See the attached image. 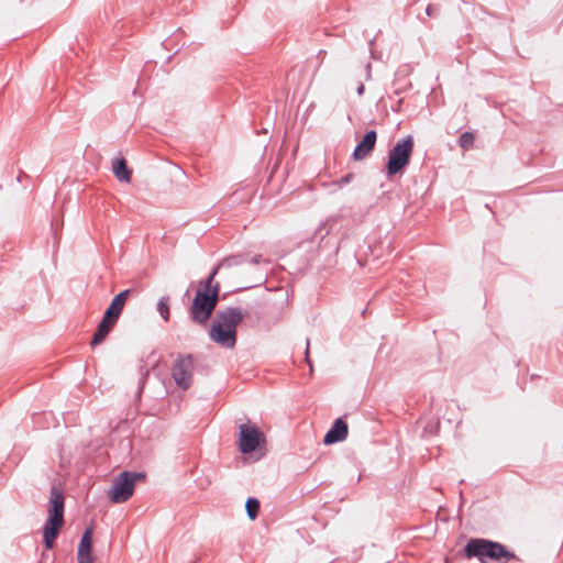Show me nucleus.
Listing matches in <instances>:
<instances>
[{"instance_id":"1","label":"nucleus","mask_w":563,"mask_h":563,"mask_svg":"<svg viewBox=\"0 0 563 563\" xmlns=\"http://www.w3.org/2000/svg\"><path fill=\"white\" fill-rule=\"evenodd\" d=\"M463 554L466 559L476 558L481 563H487L488 560L497 563L518 560L515 552L505 544L484 538L470 539L463 549Z\"/></svg>"},{"instance_id":"2","label":"nucleus","mask_w":563,"mask_h":563,"mask_svg":"<svg viewBox=\"0 0 563 563\" xmlns=\"http://www.w3.org/2000/svg\"><path fill=\"white\" fill-rule=\"evenodd\" d=\"M242 319L241 311L235 308L219 311L209 331L211 341L224 349H233L236 343V327Z\"/></svg>"},{"instance_id":"3","label":"nucleus","mask_w":563,"mask_h":563,"mask_svg":"<svg viewBox=\"0 0 563 563\" xmlns=\"http://www.w3.org/2000/svg\"><path fill=\"white\" fill-rule=\"evenodd\" d=\"M219 266L209 276L205 290L197 291L191 306V318L195 322L205 323L211 316L218 302V285H212Z\"/></svg>"},{"instance_id":"4","label":"nucleus","mask_w":563,"mask_h":563,"mask_svg":"<svg viewBox=\"0 0 563 563\" xmlns=\"http://www.w3.org/2000/svg\"><path fill=\"white\" fill-rule=\"evenodd\" d=\"M64 522V498L57 488H52L47 509V519L43 537L46 549H52Z\"/></svg>"},{"instance_id":"5","label":"nucleus","mask_w":563,"mask_h":563,"mask_svg":"<svg viewBox=\"0 0 563 563\" xmlns=\"http://www.w3.org/2000/svg\"><path fill=\"white\" fill-rule=\"evenodd\" d=\"M145 475L134 472H122L112 482L108 492L109 499L114 504L126 501L134 493V487L137 482H142Z\"/></svg>"},{"instance_id":"6","label":"nucleus","mask_w":563,"mask_h":563,"mask_svg":"<svg viewBox=\"0 0 563 563\" xmlns=\"http://www.w3.org/2000/svg\"><path fill=\"white\" fill-rule=\"evenodd\" d=\"M239 448L243 454H257V459L264 454L265 435L255 424L243 423L240 426Z\"/></svg>"},{"instance_id":"7","label":"nucleus","mask_w":563,"mask_h":563,"mask_svg":"<svg viewBox=\"0 0 563 563\" xmlns=\"http://www.w3.org/2000/svg\"><path fill=\"white\" fill-rule=\"evenodd\" d=\"M413 145V136L409 134L389 150V177L405 172L410 163Z\"/></svg>"},{"instance_id":"8","label":"nucleus","mask_w":563,"mask_h":563,"mask_svg":"<svg viewBox=\"0 0 563 563\" xmlns=\"http://www.w3.org/2000/svg\"><path fill=\"white\" fill-rule=\"evenodd\" d=\"M173 378L176 385L187 389L192 379V361L189 356L179 357L173 366Z\"/></svg>"},{"instance_id":"9","label":"nucleus","mask_w":563,"mask_h":563,"mask_svg":"<svg viewBox=\"0 0 563 563\" xmlns=\"http://www.w3.org/2000/svg\"><path fill=\"white\" fill-rule=\"evenodd\" d=\"M92 527H89L84 531L77 550L78 563H93L95 556L92 554Z\"/></svg>"},{"instance_id":"10","label":"nucleus","mask_w":563,"mask_h":563,"mask_svg":"<svg viewBox=\"0 0 563 563\" xmlns=\"http://www.w3.org/2000/svg\"><path fill=\"white\" fill-rule=\"evenodd\" d=\"M347 435V424L341 419H336L331 429L324 435V444H333L343 441Z\"/></svg>"},{"instance_id":"11","label":"nucleus","mask_w":563,"mask_h":563,"mask_svg":"<svg viewBox=\"0 0 563 563\" xmlns=\"http://www.w3.org/2000/svg\"><path fill=\"white\" fill-rule=\"evenodd\" d=\"M376 142V133L374 131L367 132L353 153L355 161L365 158L374 148Z\"/></svg>"},{"instance_id":"12","label":"nucleus","mask_w":563,"mask_h":563,"mask_svg":"<svg viewBox=\"0 0 563 563\" xmlns=\"http://www.w3.org/2000/svg\"><path fill=\"white\" fill-rule=\"evenodd\" d=\"M129 297V290H123L120 294H118L111 301L110 306L106 310L104 314L118 320L119 316L122 312V309L124 307V303Z\"/></svg>"},{"instance_id":"13","label":"nucleus","mask_w":563,"mask_h":563,"mask_svg":"<svg viewBox=\"0 0 563 563\" xmlns=\"http://www.w3.org/2000/svg\"><path fill=\"white\" fill-rule=\"evenodd\" d=\"M410 73V67L408 65L404 66L402 68L398 69L395 74V80H394V93L396 96H399L402 91L411 87V82L407 78V76Z\"/></svg>"},{"instance_id":"14","label":"nucleus","mask_w":563,"mask_h":563,"mask_svg":"<svg viewBox=\"0 0 563 563\" xmlns=\"http://www.w3.org/2000/svg\"><path fill=\"white\" fill-rule=\"evenodd\" d=\"M115 322L117 320L104 314L101 322L98 325L96 334L92 338L91 344L98 345L99 343H101L104 340V338L109 334Z\"/></svg>"},{"instance_id":"15","label":"nucleus","mask_w":563,"mask_h":563,"mask_svg":"<svg viewBox=\"0 0 563 563\" xmlns=\"http://www.w3.org/2000/svg\"><path fill=\"white\" fill-rule=\"evenodd\" d=\"M112 172L119 181H131V169L128 168L124 158H114L112 161Z\"/></svg>"},{"instance_id":"16","label":"nucleus","mask_w":563,"mask_h":563,"mask_svg":"<svg viewBox=\"0 0 563 563\" xmlns=\"http://www.w3.org/2000/svg\"><path fill=\"white\" fill-rule=\"evenodd\" d=\"M245 509L247 516L251 520H254L257 517L260 510V503L255 498H249L245 503Z\"/></svg>"},{"instance_id":"17","label":"nucleus","mask_w":563,"mask_h":563,"mask_svg":"<svg viewBox=\"0 0 563 563\" xmlns=\"http://www.w3.org/2000/svg\"><path fill=\"white\" fill-rule=\"evenodd\" d=\"M474 140V134L472 132L465 131L459 137V145L464 151H467L473 146Z\"/></svg>"},{"instance_id":"18","label":"nucleus","mask_w":563,"mask_h":563,"mask_svg":"<svg viewBox=\"0 0 563 563\" xmlns=\"http://www.w3.org/2000/svg\"><path fill=\"white\" fill-rule=\"evenodd\" d=\"M157 311L159 312L161 317L164 321L169 320V305H168V298L162 297L157 302Z\"/></svg>"},{"instance_id":"19","label":"nucleus","mask_w":563,"mask_h":563,"mask_svg":"<svg viewBox=\"0 0 563 563\" xmlns=\"http://www.w3.org/2000/svg\"><path fill=\"white\" fill-rule=\"evenodd\" d=\"M426 14L430 18H434L439 14V8L433 4H428L426 7Z\"/></svg>"},{"instance_id":"20","label":"nucleus","mask_w":563,"mask_h":563,"mask_svg":"<svg viewBox=\"0 0 563 563\" xmlns=\"http://www.w3.org/2000/svg\"><path fill=\"white\" fill-rule=\"evenodd\" d=\"M401 102H402V98H399V99L397 100V104H396V106H395V104H391V110H393V111H396V112H399V111H400V104H401Z\"/></svg>"},{"instance_id":"21","label":"nucleus","mask_w":563,"mask_h":563,"mask_svg":"<svg viewBox=\"0 0 563 563\" xmlns=\"http://www.w3.org/2000/svg\"><path fill=\"white\" fill-rule=\"evenodd\" d=\"M308 352H309V342H307L306 355H308Z\"/></svg>"},{"instance_id":"22","label":"nucleus","mask_w":563,"mask_h":563,"mask_svg":"<svg viewBox=\"0 0 563 563\" xmlns=\"http://www.w3.org/2000/svg\"><path fill=\"white\" fill-rule=\"evenodd\" d=\"M357 91L361 95L363 92V86H361Z\"/></svg>"},{"instance_id":"23","label":"nucleus","mask_w":563,"mask_h":563,"mask_svg":"<svg viewBox=\"0 0 563 563\" xmlns=\"http://www.w3.org/2000/svg\"><path fill=\"white\" fill-rule=\"evenodd\" d=\"M349 179H350V176H346V177L344 178V181L346 183V181H349Z\"/></svg>"}]
</instances>
